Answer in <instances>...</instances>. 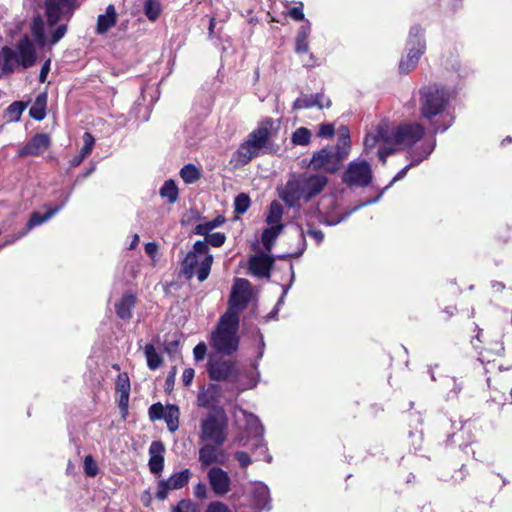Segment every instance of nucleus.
<instances>
[{
	"mask_svg": "<svg viewBox=\"0 0 512 512\" xmlns=\"http://www.w3.org/2000/svg\"><path fill=\"white\" fill-rule=\"evenodd\" d=\"M423 133L424 128L419 124L402 125L397 128L381 124L367 133L364 138V151L369 152L378 147V156L385 163L389 154L412 146Z\"/></svg>",
	"mask_w": 512,
	"mask_h": 512,
	"instance_id": "obj_1",
	"label": "nucleus"
},
{
	"mask_svg": "<svg viewBox=\"0 0 512 512\" xmlns=\"http://www.w3.org/2000/svg\"><path fill=\"white\" fill-rule=\"evenodd\" d=\"M279 127V122L272 118L261 121L235 153L236 165L244 166L260 154L271 152L273 150L272 139L277 135Z\"/></svg>",
	"mask_w": 512,
	"mask_h": 512,
	"instance_id": "obj_2",
	"label": "nucleus"
},
{
	"mask_svg": "<svg viewBox=\"0 0 512 512\" xmlns=\"http://www.w3.org/2000/svg\"><path fill=\"white\" fill-rule=\"evenodd\" d=\"M326 184V176L304 173L297 178L290 179L282 189L280 196L286 204L294 206L301 200L309 201L319 194Z\"/></svg>",
	"mask_w": 512,
	"mask_h": 512,
	"instance_id": "obj_3",
	"label": "nucleus"
},
{
	"mask_svg": "<svg viewBox=\"0 0 512 512\" xmlns=\"http://www.w3.org/2000/svg\"><path fill=\"white\" fill-rule=\"evenodd\" d=\"M239 316L225 313L219 320L217 328L211 334V345L220 353L231 354L238 348L237 336Z\"/></svg>",
	"mask_w": 512,
	"mask_h": 512,
	"instance_id": "obj_4",
	"label": "nucleus"
},
{
	"mask_svg": "<svg viewBox=\"0 0 512 512\" xmlns=\"http://www.w3.org/2000/svg\"><path fill=\"white\" fill-rule=\"evenodd\" d=\"M212 263L213 256L209 253L208 245L203 241H197L183 261L182 272L186 278L196 276L202 282L207 279Z\"/></svg>",
	"mask_w": 512,
	"mask_h": 512,
	"instance_id": "obj_5",
	"label": "nucleus"
},
{
	"mask_svg": "<svg viewBox=\"0 0 512 512\" xmlns=\"http://www.w3.org/2000/svg\"><path fill=\"white\" fill-rule=\"evenodd\" d=\"M350 146V139L348 130L344 129L339 137L338 152H333L329 148H323L316 152L311 161L310 167L313 170L334 173L339 167L341 161L348 155Z\"/></svg>",
	"mask_w": 512,
	"mask_h": 512,
	"instance_id": "obj_6",
	"label": "nucleus"
},
{
	"mask_svg": "<svg viewBox=\"0 0 512 512\" xmlns=\"http://www.w3.org/2000/svg\"><path fill=\"white\" fill-rule=\"evenodd\" d=\"M228 421L222 409L211 411L201 421L200 439L221 446L227 439Z\"/></svg>",
	"mask_w": 512,
	"mask_h": 512,
	"instance_id": "obj_7",
	"label": "nucleus"
},
{
	"mask_svg": "<svg viewBox=\"0 0 512 512\" xmlns=\"http://www.w3.org/2000/svg\"><path fill=\"white\" fill-rule=\"evenodd\" d=\"M18 52L13 51L9 47L2 49L3 72H11L19 65L24 68L31 67L36 61L35 49L32 42L27 38H23L17 45Z\"/></svg>",
	"mask_w": 512,
	"mask_h": 512,
	"instance_id": "obj_8",
	"label": "nucleus"
},
{
	"mask_svg": "<svg viewBox=\"0 0 512 512\" xmlns=\"http://www.w3.org/2000/svg\"><path fill=\"white\" fill-rule=\"evenodd\" d=\"M447 91L438 86H428L421 91V113L423 117L430 119L439 115L448 103Z\"/></svg>",
	"mask_w": 512,
	"mask_h": 512,
	"instance_id": "obj_9",
	"label": "nucleus"
},
{
	"mask_svg": "<svg viewBox=\"0 0 512 512\" xmlns=\"http://www.w3.org/2000/svg\"><path fill=\"white\" fill-rule=\"evenodd\" d=\"M408 53L399 64L401 72L407 73L416 67L420 57L425 50V41L422 30L419 27H412L407 42Z\"/></svg>",
	"mask_w": 512,
	"mask_h": 512,
	"instance_id": "obj_10",
	"label": "nucleus"
},
{
	"mask_svg": "<svg viewBox=\"0 0 512 512\" xmlns=\"http://www.w3.org/2000/svg\"><path fill=\"white\" fill-rule=\"evenodd\" d=\"M250 283L246 279L239 278L235 281L231 296L229 299V307L226 313L239 316V313L246 307L250 296Z\"/></svg>",
	"mask_w": 512,
	"mask_h": 512,
	"instance_id": "obj_11",
	"label": "nucleus"
},
{
	"mask_svg": "<svg viewBox=\"0 0 512 512\" xmlns=\"http://www.w3.org/2000/svg\"><path fill=\"white\" fill-rule=\"evenodd\" d=\"M372 170L366 161H353L348 165L343 180L349 185L366 186L371 182Z\"/></svg>",
	"mask_w": 512,
	"mask_h": 512,
	"instance_id": "obj_12",
	"label": "nucleus"
},
{
	"mask_svg": "<svg viewBox=\"0 0 512 512\" xmlns=\"http://www.w3.org/2000/svg\"><path fill=\"white\" fill-rule=\"evenodd\" d=\"M180 410L176 405H162L155 403L149 408V417L152 421L165 420L169 431L175 432L179 428Z\"/></svg>",
	"mask_w": 512,
	"mask_h": 512,
	"instance_id": "obj_13",
	"label": "nucleus"
},
{
	"mask_svg": "<svg viewBox=\"0 0 512 512\" xmlns=\"http://www.w3.org/2000/svg\"><path fill=\"white\" fill-rule=\"evenodd\" d=\"M190 476V470L184 469L171 475L167 480L160 481L158 484L156 497L159 500L166 499L170 491L183 488L189 482Z\"/></svg>",
	"mask_w": 512,
	"mask_h": 512,
	"instance_id": "obj_14",
	"label": "nucleus"
},
{
	"mask_svg": "<svg viewBox=\"0 0 512 512\" xmlns=\"http://www.w3.org/2000/svg\"><path fill=\"white\" fill-rule=\"evenodd\" d=\"M207 479L213 492L224 496L231 491V478L225 470L218 466L211 467L207 472Z\"/></svg>",
	"mask_w": 512,
	"mask_h": 512,
	"instance_id": "obj_15",
	"label": "nucleus"
},
{
	"mask_svg": "<svg viewBox=\"0 0 512 512\" xmlns=\"http://www.w3.org/2000/svg\"><path fill=\"white\" fill-rule=\"evenodd\" d=\"M45 6L47 19L51 25L70 17L73 10L70 0H46Z\"/></svg>",
	"mask_w": 512,
	"mask_h": 512,
	"instance_id": "obj_16",
	"label": "nucleus"
},
{
	"mask_svg": "<svg viewBox=\"0 0 512 512\" xmlns=\"http://www.w3.org/2000/svg\"><path fill=\"white\" fill-rule=\"evenodd\" d=\"M208 372L212 379L217 381L236 380L237 370L230 361H211Z\"/></svg>",
	"mask_w": 512,
	"mask_h": 512,
	"instance_id": "obj_17",
	"label": "nucleus"
},
{
	"mask_svg": "<svg viewBox=\"0 0 512 512\" xmlns=\"http://www.w3.org/2000/svg\"><path fill=\"white\" fill-rule=\"evenodd\" d=\"M51 144L50 137L45 133L36 134L19 152L21 157L38 156L48 150Z\"/></svg>",
	"mask_w": 512,
	"mask_h": 512,
	"instance_id": "obj_18",
	"label": "nucleus"
},
{
	"mask_svg": "<svg viewBox=\"0 0 512 512\" xmlns=\"http://www.w3.org/2000/svg\"><path fill=\"white\" fill-rule=\"evenodd\" d=\"M199 461L203 467L212 464H224L226 461L225 453L217 448V445L207 443L199 449Z\"/></svg>",
	"mask_w": 512,
	"mask_h": 512,
	"instance_id": "obj_19",
	"label": "nucleus"
},
{
	"mask_svg": "<svg viewBox=\"0 0 512 512\" xmlns=\"http://www.w3.org/2000/svg\"><path fill=\"white\" fill-rule=\"evenodd\" d=\"M274 260L272 257L265 253H259L252 256L249 260V270L251 274L257 277L270 276V269Z\"/></svg>",
	"mask_w": 512,
	"mask_h": 512,
	"instance_id": "obj_20",
	"label": "nucleus"
},
{
	"mask_svg": "<svg viewBox=\"0 0 512 512\" xmlns=\"http://www.w3.org/2000/svg\"><path fill=\"white\" fill-rule=\"evenodd\" d=\"M165 451L164 445L160 441H154L149 448V468L153 474H159L164 467L163 453Z\"/></svg>",
	"mask_w": 512,
	"mask_h": 512,
	"instance_id": "obj_21",
	"label": "nucleus"
},
{
	"mask_svg": "<svg viewBox=\"0 0 512 512\" xmlns=\"http://www.w3.org/2000/svg\"><path fill=\"white\" fill-rule=\"evenodd\" d=\"M331 102L324 95H316L315 97L304 96L295 100L293 104L294 109H304L317 106L318 108H327Z\"/></svg>",
	"mask_w": 512,
	"mask_h": 512,
	"instance_id": "obj_22",
	"label": "nucleus"
},
{
	"mask_svg": "<svg viewBox=\"0 0 512 512\" xmlns=\"http://www.w3.org/2000/svg\"><path fill=\"white\" fill-rule=\"evenodd\" d=\"M136 298L131 293H126L121 300L116 303L115 311L119 318L129 320L132 317V309L134 308Z\"/></svg>",
	"mask_w": 512,
	"mask_h": 512,
	"instance_id": "obj_23",
	"label": "nucleus"
},
{
	"mask_svg": "<svg viewBox=\"0 0 512 512\" xmlns=\"http://www.w3.org/2000/svg\"><path fill=\"white\" fill-rule=\"evenodd\" d=\"M116 24V10L113 5L106 8V13L98 16L96 32L98 34L106 33Z\"/></svg>",
	"mask_w": 512,
	"mask_h": 512,
	"instance_id": "obj_24",
	"label": "nucleus"
},
{
	"mask_svg": "<svg viewBox=\"0 0 512 512\" xmlns=\"http://www.w3.org/2000/svg\"><path fill=\"white\" fill-rule=\"evenodd\" d=\"M255 505L260 509H265L270 501L269 489L262 482H256L252 488Z\"/></svg>",
	"mask_w": 512,
	"mask_h": 512,
	"instance_id": "obj_25",
	"label": "nucleus"
},
{
	"mask_svg": "<svg viewBox=\"0 0 512 512\" xmlns=\"http://www.w3.org/2000/svg\"><path fill=\"white\" fill-rule=\"evenodd\" d=\"M159 194L162 198L167 199L169 203H175L178 199L179 190L173 180H167L160 188Z\"/></svg>",
	"mask_w": 512,
	"mask_h": 512,
	"instance_id": "obj_26",
	"label": "nucleus"
},
{
	"mask_svg": "<svg viewBox=\"0 0 512 512\" xmlns=\"http://www.w3.org/2000/svg\"><path fill=\"white\" fill-rule=\"evenodd\" d=\"M60 210V207H55L50 209L45 215H41L38 212L32 213L28 223H27V231L22 233V236L25 235L29 230L33 227L40 225L46 221H48L53 215H55Z\"/></svg>",
	"mask_w": 512,
	"mask_h": 512,
	"instance_id": "obj_27",
	"label": "nucleus"
},
{
	"mask_svg": "<svg viewBox=\"0 0 512 512\" xmlns=\"http://www.w3.org/2000/svg\"><path fill=\"white\" fill-rule=\"evenodd\" d=\"M46 99H47V96L46 94H39L34 102V104L32 105L31 109H30V115L32 118L36 119V120H42L46 113H45V109H46Z\"/></svg>",
	"mask_w": 512,
	"mask_h": 512,
	"instance_id": "obj_28",
	"label": "nucleus"
},
{
	"mask_svg": "<svg viewBox=\"0 0 512 512\" xmlns=\"http://www.w3.org/2000/svg\"><path fill=\"white\" fill-rule=\"evenodd\" d=\"M283 225L269 226L263 231L262 243L267 250H271L275 239L281 233Z\"/></svg>",
	"mask_w": 512,
	"mask_h": 512,
	"instance_id": "obj_29",
	"label": "nucleus"
},
{
	"mask_svg": "<svg viewBox=\"0 0 512 512\" xmlns=\"http://www.w3.org/2000/svg\"><path fill=\"white\" fill-rule=\"evenodd\" d=\"M283 209L281 205L273 201L270 204L269 211L266 217V222L269 226H276V225H282L281 219H282Z\"/></svg>",
	"mask_w": 512,
	"mask_h": 512,
	"instance_id": "obj_30",
	"label": "nucleus"
},
{
	"mask_svg": "<svg viewBox=\"0 0 512 512\" xmlns=\"http://www.w3.org/2000/svg\"><path fill=\"white\" fill-rule=\"evenodd\" d=\"M162 12L161 3L157 0H146L144 5V13L150 21H155L159 18Z\"/></svg>",
	"mask_w": 512,
	"mask_h": 512,
	"instance_id": "obj_31",
	"label": "nucleus"
},
{
	"mask_svg": "<svg viewBox=\"0 0 512 512\" xmlns=\"http://www.w3.org/2000/svg\"><path fill=\"white\" fill-rule=\"evenodd\" d=\"M31 31L39 45L44 46L47 44V40L44 34V22L41 18L38 17L33 20Z\"/></svg>",
	"mask_w": 512,
	"mask_h": 512,
	"instance_id": "obj_32",
	"label": "nucleus"
},
{
	"mask_svg": "<svg viewBox=\"0 0 512 512\" xmlns=\"http://www.w3.org/2000/svg\"><path fill=\"white\" fill-rule=\"evenodd\" d=\"M200 171L192 164L185 165L181 171L180 176L187 184H192L200 178Z\"/></svg>",
	"mask_w": 512,
	"mask_h": 512,
	"instance_id": "obj_33",
	"label": "nucleus"
},
{
	"mask_svg": "<svg viewBox=\"0 0 512 512\" xmlns=\"http://www.w3.org/2000/svg\"><path fill=\"white\" fill-rule=\"evenodd\" d=\"M144 352L149 368L152 370L157 369L161 365L162 359L160 355L156 352L153 345H146Z\"/></svg>",
	"mask_w": 512,
	"mask_h": 512,
	"instance_id": "obj_34",
	"label": "nucleus"
},
{
	"mask_svg": "<svg viewBox=\"0 0 512 512\" xmlns=\"http://www.w3.org/2000/svg\"><path fill=\"white\" fill-rule=\"evenodd\" d=\"M116 388L121 393V402L128 401L130 383L126 373L119 374L116 381Z\"/></svg>",
	"mask_w": 512,
	"mask_h": 512,
	"instance_id": "obj_35",
	"label": "nucleus"
},
{
	"mask_svg": "<svg viewBox=\"0 0 512 512\" xmlns=\"http://www.w3.org/2000/svg\"><path fill=\"white\" fill-rule=\"evenodd\" d=\"M310 28L308 26H303L300 28L296 40V51L298 53H305L308 51V35Z\"/></svg>",
	"mask_w": 512,
	"mask_h": 512,
	"instance_id": "obj_36",
	"label": "nucleus"
},
{
	"mask_svg": "<svg viewBox=\"0 0 512 512\" xmlns=\"http://www.w3.org/2000/svg\"><path fill=\"white\" fill-rule=\"evenodd\" d=\"M214 387H209L208 389H202L197 397V404L200 407H208L210 404L215 402L214 398Z\"/></svg>",
	"mask_w": 512,
	"mask_h": 512,
	"instance_id": "obj_37",
	"label": "nucleus"
},
{
	"mask_svg": "<svg viewBox=\"0 0 512 512\" xmlns=\"http://www.w3.org/2000/svg\"><path fill=\"white\" fill-rule=\"evenodd\" d=\"M311 132L304 127L298 128L292 135V142L295 145H307L310 142Z\"/></svg>",
	"mask_w": 512,
	"mask_h": 512,
	"instance_id": "obj_38",
	"label": "nucleus"
},
{
	"mask_svg": "<svg viewBox=\"0 0 512 512\" xmlns=\"http://www.w3.org/2000/svg\"><path fill=\"white\" fill-rule=\"evenodd\" d=\"M250 207V198L247 194H239L234 201L235 212L238 214L245 213Z\"/></svg>",
	"mask_w": 512,
	"mask_h": 512,
	"instance_id": "obj_39",
	"label": "nucleus"
},
{
	"mask_svg": "<svg viewBox=\"0 0 512 512\" xmlns=\"http://www.w3.org/2000/svg\"><path fill=\"white\" fill-rule=\"evenodd\" d=\"M172 512H199L198 507L189 499H183L173 508Z\"/></svg>",
	"mask_w": 512,
	"mask_h": 512,
	"instance_id": "obj_40",
	"label": "nucleus"
},
{
	"mask_svg": "<svg viewBox=\"0 0 512 512\" xmlns=\"http://www.w3.org/2000/svg\"><path fill=\"white\" fill-rule=\"evenodd\" d=\"M82 140L83 147L81 148L80 153L87 157L93 150L95 139L89 132H85L83 134Z\"/></svg>",
	"mask_w": 512,
	"mask_h": 512,
	"instance_id": "obj_41",
	"label": "nucleus"
},
{
	"mask_svg": "<svg viewBox=\"0 0 512 512\" xmlns=\"http://www.w3.org/2000/svg\"><path fill=\"white\" fill-rule=\"evenodd\" d=\"M84 471L90 477H94L98 473V466L91 455H87L84 459Z\"/></svg>",
	"mask_w": 512,
	"mask_h": 512,
	"instance_id": "obj_42",
	"label": "nucleus"
},
{
	"mask_svg": "<svg viewBox=\"0 0 512 512\" xmlns=\"http://www.w3.org/2000/svg\"><path fill=\"white\" fill-rule=\"evenodd\" d=\"M225 240H226L225 235L223 233L217 232V233H212V234L208 235L205 238L204 243H206V245L210 244L214 247H220L224 244Z\"/></svg>",
	"mask_w": 512,
	"mask_h": 512,
	"instance_id": "obj_43",
	"label": "nucleus"
},
{
	"mask_svg": "<svg viewBox=\"0 0 512 512\" xmlns=\"http://www.w3.org/2000/svg\"><path fill=\"white\" fill-rule=\"evenodd\" d=\"M217 227V223H212L211 221L198 224L195 228V233L202 236L210 235L209 232Z\"/></svg>",
	"mask_w": 512,
	"mask_h": 512,
	"instance_id": "obj_44",
	"label": "nucleus"
},
{
	"mask_svg": "<svg viewBox=\"0 0 512 512\" xmlns=\"http://www.w3.org/2000/svg\"><path fill=\"white\" fill-rule=\"evenodd\" d=\"M244 415L246 417L248 425L250 426L251 430H253L254 434L257 436L261 435L262 427L259 424V420L252 414L246 415V413H244Z\"/></svg>",
	"mask_w": 512,
	"mask_h": 512,
	"instance_id": "obj_45",
	"label": "nucleus"
},
{
	"mask_svg": "<svg viewBox=\"0 0 512 512\" xmlns=\"http://www.w3.org/2000/svg\"><path fill=\"white\" fill-rule=\"evenodd\" d=\"M23 110H24V105L20 102H15L9 106L8 114L10 115L11 119L17 120V119H19Z\"/></svg>",
	"mask_w": 512,
	"mask_h": 512,
	"instance_id": "obj_46",
	"label": "nucleus"
},
{
	"mask_svg": "<svg viewBox=\"0 0 512 512\" xmlns=\"http://www.w3.org/2000/svg\"><path fill=\"white\" fill-rule=\"evenodd\" d=\"M205 512H231L229 507L223 503V502H220V501H214V502H211Z\"/></svg>",
	"mask_w": 512,
	"mask_h": 512,
	"instance_id": "obj_47",
	"label": "nucleus"
},
{
	"mask_svg": "<svg viewBox=\"0 0 512 512\" xmlns=\"http://www.w3.org/2000/svg\"><path fill=\"white\" fill-rule=\"evenodd\" d=\"M194 496L200 500L206 499L208 496V490L203 482H199L194 486Z\"/></svg>",
	"mask_w": 512,
	"mask_h": 512,
	"instance_id": "obj_48",
	"label": "nucleus"
},
{
	"mask_svg": "<svg viewBox=\"0 0 512 512\" xmlns=\"http://www.w3.org/2000/svg\"><path fill=\"white\" fill-rule=\"evenodd\" d=\"M318 135L324 138H330L334 135V126L332 124H321Z\"/></svg>",
	"mask_w": 512,
	"mask_h": 512,
	"instance_id": "obj_49",
	"label": "nucleus"
},
{
	"mask_svg": "<svg viewBox=\"0 0 512 512\" xmlns=\"http://www.w3.org/2000/svg\"><path fill=\"white\" fill-rule=\"evenodd\" d=\"M235 458L239 462L240 466L243 468H246L252 462L250 456L246 452H243V451L236 452Z\"/></svg>",
	"mask_w": 512,
	"mask_h": 512,
	"instance_id": "obj_50",
	"label": "nucleus"
},
{
	"mask_svg": "<svg viewBox=\"0 0 512 512\" xmlns=\"http://www.w3.org/2000/svg\"><path fill=\"white\" fill-rule=\"evenodd\" d=\"M289 15L297 21H301L304 19V13H303V4L300 3L298 6L293 7L289 11Z\"/></svg>",
	"mask_w": 512,
	"mask_h": 512,
	"instance_id": "obj_51",
	"label": "nucleus"
},
{
	"mask_svg": "<svg viewBox=\"0 0 512 512\" xmlns=\"http://www.w3.org/2000/svg\"><path fill=\"white\" fill-rule=\"evenodd\" d=\"M206 351H207V347L204 343L197 344L193 350L195 360L200 361V360L204 359Z\"/></svg>",
	"mask_w": 512,
	"mask_h": 512,
	"instance_id": "obj_52",
	"label": "nucleus"
},
{
	"mask_svg": "<svg viewBox=\"0 0 512 512\" xmlns=\"http://www.w3.org/2000/svg\"><path fill=\"white\" fill-rule=\"evenodd\" d=\"M66 25H60L56 28L54 33L52 34L50 43L55 44L57 43L66 33Z\"/></svg>",
	"mask_w": 512,
	"mask_h": 512,
	"instance_id": "obj_53",
	"label": "nucleus"
},
{
	"mask_svg": "<svg viewBox=\"0 0 512 512\" xmlns=\"http://www.w3.org/2000/svg\"><path fill=\"white\" fill-rule=\"evenodd\" d=\"M194 378V370L192 368H187L184 370L182 374V381L185 386H189Z\"/></svg>",
	"mask_w": 512,
	"mask_h": 512,
	"instance_id": "obj_54",
	"label": "nucleus"
},
{
	"mask_svg": "<svg viewBox=\"0 0 512 512\" xmlns=\"http://www.w3.org/2000/svg\"><path fill=\"white\" fill-rule=\"evenodd\" d=\"M145 251L150 257L155 258L158 251V245L154 242H149L145 246Z\"/></svg>",
	"mask_w": 512,
	"mask_h": 512,
	"instance_id": "obj_55",
	"label": "nucleus"
},
{
	"mask_svg": "<svg viewBox=\"0 0 512 512\" xmlns=\"http://www.w3.org/2000/svg\"><path fill=\"white\" fill-rule=\"evenodd\" d=\"M49 71H50V60H47L44 63V65L42 66L41 71H40V75H39L40 82H42V83L45 82Z\"/></svg>",
	"mask_w": 512,
	"mask_h": 512,
	"instance_id": "obj_56",
	"label": "nucleus"
},
{
	"mask_svg": "<svg viewBox=\"0 0 512 512\" xmlns=\"http://www.w3.org/2000/svg\"><path fill=\"white\" fill-rule=\"evenodd\" d=\"M309 235H311L317 243H320L324 239V234L320 230H309Z\"/></svg>",
	"mask_w": 512,
	"mask_h": 512,
	"instance_id": "obj_57",
	"label": "nucleus"
},
{
	"mask_svg": "<svg viewBox=\"0 0 512 512\" xmlns=\"http://www.w3.org/2000/svg\"><path fill=\"white\" fill-rule=\"evenodd\" d=\"M85 158L86 156H83L82 153H79L78 155L72 158L70 164L72 167H77Z\"/></svg>",
	"mask_w": 512,
	"mask_h": 512,
	"instance_id": "obj_58",
	"label": "nucleus"
},
{
	"mask_svg": "<svg viewBox=\"0 0 512 512\" xmlns=\"http://www.w3.org/2000/svg\"><path fill=\"white\" fill-rule=\"evenodd\" d=\"M139 243V236L137 234H135L133 236V240H132V243L130 244V249H134L136 248V246L138 245Z\"/></svg>",
	"mask_w": 512,
	"mask_h": 512,
	"instance_id": "obj_59",
	"label": "nucleus"
},
{
	"mask_svg": "<svg viewBox=\"0 0 512 512\" xmlns=\"http://www.w3.org/2000/svg\"><path fill=\"white\" fill-rule=\"evenodd\" d=\"M176 371L173 369L172 373L168 376L166 383L167 385L173 384L175 378Z\"/></svg>",
	"mask_w": 512,
	"mask_h": 512,
	"instance_id": "obj_60",
	"label": "nucleus"
},
{
	"mask_svg": "<svg viewBox=\"0 0 512 512\" xmlns=\"http://www.w3.org/2000/svg\"><path fill=\"white\" fill-rule=\"evenodd\" d=\"M212 223H217V227L220 226L222 223H224V218L223 217H217L216 219H214L213 221H211Z\"/></svg>",
	"mask_w": 512,
	"mask_h": 512,
	"instance_id": "obj_61",
	"label": "nucleus"
},
{
	"mask_svg": "<svg viewBox=\"0 0 512 512\" xmlns=\"http://www.w3.org/2000/svg\"><path fill=\"white\" fill-rule=\"evenodd\" d=\"M406 170H407V168H404L401 172H399V174L394 178V181L402 178L404 176V174L406 173Z\"/></svg>",
	"mask_w": 512,
	"mask_h": 512,
	"instance_id": "obj_62",
	"label": "nucleus"
},
{
	"mask_svg": "<svg viewBox=\"0 0 512 512\" xmlns=\"http://www.w3.org/2000/svg\"><path fill=\"white\" fill-rule=\"evenodd\" d=\"M3 65V57H2V50L0 51V68L2 69Z\"/></svg>",
	"mask_w": 512,
	"mask_h": 512,
	"instance_id": "obj_63",
	"label": "nucleus"
},
{
	"mask_svg": "<svg viewBox=\"0 0 512 512\" xmlns=\"http://www.w3.org/2000/svg\"><path fill=\"white\" fill-rule=\"evenodd\" d=\"M213 25H214V20H211V23H210V31H212V29H213Z\"/></svg>",
	"mask_w": 512,
	"mask_h": 512,
	"instance_id": "obj_64",
	"label": "nucleus"
}]
</instances>
